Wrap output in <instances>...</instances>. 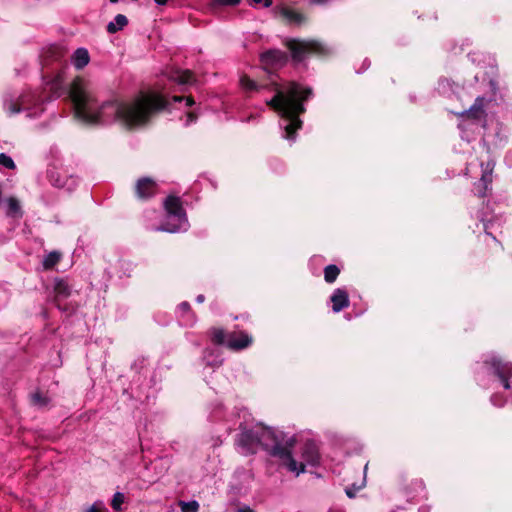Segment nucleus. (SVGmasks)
<instances>
[{
  "instance_id": "423d86ee",
  "label": "nucleus",
  "mask_w": 512,
  "mask_h": 512,
  "mask_svg": "<svg viewBox=\"0 0 512 512\" xmlns=\"http://www.w3.org/2000/svg\"><path fill=\"white\" fill-rule=\"evenodd\" d=\"M163 205L165 209L164 220L154 230L167 233L186 232L190 224L183 208L181 198L169 195L165 198Z\"/></svg>"
},
{
  "instance_id": "7ed1b4c3",
  "label": "nucleus",
  "mask_w": 512,
  "mask_h": 512,
  "mask_svg": "<svg viewBox=\"0 0 512 512\" xmlns=\"http://www.w3.org/2000/svg\"><path fill=\"white\" fill-rule=\"evenodd\" d=\"M247 416L248 412L245 408L234 407L233 411L227 412L226 407L220 402L212 404L209 412V419L212 422H226L227 434L234 429L236 418L244 419V422L239 423L241 432L236 439V444L243 455H252L262 449L270 456L279 458L288 471L299 476L304 471V465L298 464L292 455V449L296 443L295 436L260 424L248 429L244 425Z\"/></svg>"
},
{
  "instance_id": "4be33fe9",
  "label": "nucleus",
  "mask_w": 512,
  "mask_h": 512,
  "mask_svg": "<svg viewBox=\"0 0 512 512\" xmlns=\"http://www.w3.org/2000/svg\"><path fill=\"white\" fill-rule=\"evenodd\" d=\"M215 5L219 6H236L241 0H212ZM250 5H262L265 8H268L272 5V0H251Z\"/></svg>"
},
{
  "instance_id": "f704fd0d",
  "label": "nucleus",
  "mask_w": 512,
  "mask_h": 512,
  "mask_svg": "<svg viewBox=\"0 0 512 512\" xmlns=\"http://www.w3.org/2000/svg\"><path fill=\"white\" fill-rule=\"evenodd\" d=\"M370 65H371V61L368 58H366L363 60L362 68L358 69L356 72L358 74L363 73L365 70H367L370 67Z\"/></svg>"
},
{
  "instance_id": "20e7f679",
  "label": "nucleus",
  "mask_w": 512,
  "mask_h": 512,
  "mask_svg": "<svg viewBox=\"0 0 512 512\" xmlns=\"http://www.w3.org/2000/svg\"><path fill=\"white\" fill-rule=\"evenodd\" d=\"M483 372H477L476 380L481 387L503 388V393L495 392L490 397L493 406L501 408L512 404V362L503 360L495 353H489L483 359Z\"/></svg>"
},
{
  "instance_id": "f3484780",
  "label": "nucleus",
  "mask_w": 512,
  "mask_h": 512,
  "mask_svg": "<svg viewBox=\"0 0 512 512\" xmlns=\"http://www.w3.org/2000/svg\"><path fill=\"white\" fill-rule=\"evenodd\" d=\"M484 98L477 97L475 103L470 108L462 113L467 119L478 121L484 117L485 111L483 109Z\"/></svg>"
},
{
  "instance_id": "1a4fd4ad",
  "label": "nucleus",
  "mask_w": 512,
  "mask_h": 512,
  "mask_svg": "<svg viewBox=\"0 0 512 512\" xmlns=\"http://www.w3.org/2000/svg\"><path fill=\"white\" fill-rule=\"evenodd\" d=\"M495 162L489 160L486 163H481L482 174L479 181L474 183L473 193L479 198L486 197L492 189L493 170Z\"/></svg>"
},
{
  "instance_id": "5701e85b",
  "label": "nucleus",
  "mask_w": 512,
  "mask_h": 512,
  "mask_svg": "<svg viewBox=\"0 0 512 512\" xmlns=\"http://www.w3.org/2000/svg\"><path fill=\"white\" fill-rule=\"evenodd\" d=\"M128 24V19L123 14H117L112 21L107 25V31L110 34H114L122 30Z\"/></svg>"
},
{
  "instance_id": "cd10ccee",
  "label": "nucleus",
  "mask_w": 512,
  "mask_h": 512,
  "mask_svg": "<svg viewBox=\"0 0 512 512\" xmlns=\"http://www.w3.org/2000/svg\"><path fill=\"white\" fill-rule=\"evenodd\" d=\"M57 296L66 298L70 295V286L63 279H57L54 287Z\"/></svg>"
},
{
  "instance_id": "a19ab883",
  "label": "nucleus",
  "mask_w": 512,
  "mask_h": 512,
  "mask_svg": "<svg viewBox=\"0 0 512 512\" xmlns=\"http://www.w3.org/2000/svg\"><path fill=\"white\" fill-rule=\"evenodd\" d=\"M490 84H491V86H492L493 88H495V86H496V82H495L494 80H491V81H490Z\"/></svg>"
},
{
  "instance_id": "c756f323",
  "label": "nucleus",
  "mask_w": 512,
  "mask_h": 512,
  "mask_svg": "<svg viewBox=\"0 0 512 512\" xmlns=\"http://www.w3.org/2000/svg\"><path fill=\"white\" fill-rule=\"evenodd\" d=\"M367 469H368V463H366L364 466V478L359 485L353 483L351 486H348L345 488V493L349 498H354L356 496V493L365 486V476H366Z\"/></svg>"
},
{
  "instance_id": "6e6552de",
  "label": "nucleus",
  "mask_w": 512,
  "mask_h": 512,
  "mask_svg": "<svg viewBox=\"0 0 512 512\" xmlns=\"http://www.w3.org/2000/svg\"><path fill=\"white\" fill-rule=\"evenodd\" d=\"M48 182L55 188L72 193L79 185V177L70 173L68 169L58 166H49L46 171Z\"/></svg>"
},
{
  "instance_id": "412c9836",
  "label": "nucleus",
  "mask_w": 512,
  "mask_h": 512,
  "mask_svg": "<svg viewBox=\"0 0 512 512\" xmlns=\"http://www.w3.org/2000/svg\"><path fill=\"white\" fill-rule=\"evenodd\" d=\"M281 15L290 23L294 25H300L305 21L303 14L299 13L295 9L284 7L281 9Z\"/></svg>"
},
{
  "instance_id": "f03ea898",
  "label": "nucleus",
  "mask_w": 512,
  "mask_h": 512,
  "mask_svg": "<svg viewBox=\"0 0 512 512\" xmlns=\"http://www.w3.org/2000/svg\"><path fill=\"white\" fill-rule=\"evenodd\" d=\"M288 61L286 52L280 49H269L261 53L260 62L269 73L268 82L259 84L248 76L240 78V85L246 92H260L268 90L273 93L272 98L266 99V104L280 116L279 127L282 137L290 143L296 141V133L302 128L300 115L306 111L304 102L312 97L310 87L291 81L281 83L272 71L282 68Z\"/></svg>"
},
{
  "instance_id": "e433bc0d",
  "label": "nucleus",
  "mask_w": 512,
  "mask_h": 512,
  "mask_svg": "<svg viewBox=\"0 0 512 512\" xmlns=\"http://www.w3.org/2000/svg\"><path fill=\"white\" fill-rule=\"evenodd\" d=\"M237 512H255L252 508H250L247 505H244L243 507H240Z\"/></svg>"
},
{
  "instance_id": "393cba45",
  "label": "nucleus",
  "mask_w": 512,
  "mask_h": 512,
  "mask_svg": "<svg viewBox=\"0 0 512 512\" xmlns=\"http://www.w3.org/2000/svg\"><path fill=\"white\" fill-rule=\"evenodd\" d=\"M61 259V253L58 251H51L45 255L43 259V267L45 270L52 269Z\"/></svg>"
},
{
  "instance_id": "c85d7f7f",
  "label": "nucleus",
  "mask_w": 512,
  "mask_h": 512,
  "mask_svg": "<svg viewBox=\"0 0 512 512\" xmlns=\"http://www.w3.org/2000/svg\"><path fill=\"white\" fill-rule=\"evenodd\" d=\"M30 398L32 404L38 408L46 407L50 403V398L42 394L40 391L32 393Z\"/></svg>"
},
{
  "instance_id": "9d476101",
  "label": "nucleus",
  "mask_w": 512,
  "mask_h": 512,
  "mask_svg": "<svg viewBox=\"0 0 512 512\" xmlns=\"http://www.w3.org/2000/svg\"><path fill=\"white\" fill-rule=\"evenodd\" d=\"M476 218L482 223L484 232L491 236L494 240L492 230L497 226L500 227L504 222L501 215H495L493 212L480 210L476 213Z\"/></svg>"
},
{
  "instance_id": "58836bf2",
  "label": "nucleus",
  "mask_w": 512,
  "mask_h": 512,
  "mask_svg": "<svg viewBox=\"0 0 512 512\" xmlns=\"http://www.w3.org/2000/svg\"><path fill=\"white\" fill-rule=\"evenodd\" d=\"M168 0H154V2L157 4V5H165L167 3Z\"/></svg>"
},
{
  "instance_id": "b1692460",
  "label": "nucleus",
  "mask_w": 512,
  "mask_h": 512,
  "mask_svg": "<svg viewBox=\"0 0 512 512\" xmlns=\"http://www.w3.org/2000/svg\"><path fill=\"white\" fill-rule=\"evenodd\" d=\"M458 85L452 82L449 79H440L438 81L437 91L442 95H450V93H455Z\"/></svg>"
},
{
  "instance_id": "a878e982",
  "label": "nucleus",
  "mask_w": 512,
  "mask_h": 512,
  "mask_svg": "<svg viewBox=\"0 0 512 512\" xmlns=\"http://www.w3.org/2000/svg\"><path fill=\"white\" fill-rule=\"evenodd\" d=\"M211 340L217 345H225L227 347V334L221 328H212L210 330Z\"/></svg>"
},
{
  "instance_id": "ea45409f",
  "label": "nucleus",
  "mask_w": 512,
  "mask_h": 512,
  "mask_svg": "<svg viewBox=\"0 0 512 512\" xmlns=\"http://www.w3.org/2000/svg\"><path fill=\"white\" fill-rule=\"evenodd\" d=\"M469 56L471 57L472 61L475 62L476 61V57L480 56V54L473 53V54H469Z\"/></svg>"
},
{
  "instance_id": "6ab92c4d",
  "label": "nucleus",
  "mask_w": 512,
  "mask_h": 512,
  "mask_svg": "<svg viewBox=\"0 0 512 512\" xmlns=\"http://www.w3.org/2000/svg\"><path fill=\"white\" fill-rule=\"evenodd\" d=\"M6 215L11 218H22L23 211L20 202L15 197H9L6 199Z\"/></svg>"
},
{
  "instance_id": "2f4dec72",
  "label": "nucleus",
  "mask_w": 512,
  "mask_h": 512,
  "mask_svg": "<svg viewBox=\"0 0 512 512\" xmlns=\"http://www.w3.org/2000/svg\"><path fill=\"white\" fill-rule=\"evenodd\" d=\"M0 166H3L9 170H13L16 168L14 160L6 153H0Z\"/></svg>"
},
{
  "instance_id": "37998d69",
  "label": "nucleus",
  "mask_w": 512,
  "mask_h": 512,
  "mask_svg": "<svg viewBox=\"0 0 512 512\" xmlns=\"http://www.w3.org/2000/svg\"><path fill=\"white\" fill-rule=\"evenodd\" d=\"M205 381L207 382L208 385H210V381L208 379L205 378Z\"/></svg>"
},
{
  "instance_id": "0eeeda50",
  "label": "nucleus",
  "mask_w": 512,
  "mask_h": 512,
  "mask_svg": "<svg viewBox=\"0 0 512 512\" xmlns=\"http://www.w3.org/2000/svg\"><path fill=\"white\" fill-rule=\"evenodd\" d=\"M294 61L302 62L309 55L325 56L331 48L317 40L292 39L287 43Z\"/></svg>"
},
{
  "instance_id": "bb28decb",
  "label": "nucleus",
  "mask_w": 512,
  "mask_h": 512,
  "mask_svg": "<svg viewBox=\"0 0 512 512\" xmlns=\"http://www.w3.org/2000/svg\"><path fill=\"white\" fill-rule=\"evenodd\" d=\"M340 274V269L335 264H330L324 269V279L327 283H334Z\"/></svg>"
},
{
  "instance_id": "f257e3e1",
  "label": "nucleus",
  "mask_w": 512,
  "mask_h": 512,
  "mask_svg": "<svg viewBox=\"0 0 512 512\" xmlns=\"http://www.w3.org/2000/svg\"><path fill=\"white\" fill-rule=\"evenodd\" d=\"M49 89L52 91L53 99L67 93L72 102L75 117L89 125L119 122L128 128L139 127L146 124L154 113L168 108L172 102L184 101L186 107L195 103L191 97L176 95L169 97L158 92L141 93L130 103L117 99L99 103L82 79L77 78L70 84H65L60 75L50 83Z\"/></svg>"
},
{
  "instance_id": "39448f33",
  "label": "nucleus",
  "mask_w": 512,
  "mask_h": 512,
  "mask_svg": "<svg viewBox=\"0 0 512 512\" xmlns=\"http://www.w3.org/2000/svg\"><path fill=\"white\" fill-rule=\"evenodd\" d=\"M43 105L44 99L33 91L6 93L3 97V109L10 116L25 111L28 118H38L44 111Z\"/></svg>"
},
{
  "instance_id": "ddd939ff",
  "label": "nucleus",
  "mask_w": 512,
  "mask_h": 512,
  "mask_svg": "<svg viewBox=\"0 0 512 512\" xmlns=\"http://www.w3.org/2000/svg\"><path fill=\"white\" fill-rule=\"evenodd\" d=\"M301 457L303 462H297L298 464L310 465L316 467L320 463V453L317 445L313 441H307L301 451ZM305 470L302 472L304 473Z\"/></svg>"
},
{
  "instance_id": "72a5a7b5",
  "label": "nucleus",
  "mask_w": 512,
  "mask_h": 512,
  "mask_svg": "<svg viewBox=\"0 0 512 512\" xmlns=\"http://www.w3.org/2000/svg\"><path fill=\"white\" fill-rule=\"evenodd\" d=\"M196 119H197V116L194 114V112H188L186 114V119H185L184 125L189 126L190 124L196 122Z\"/></svg>"
},
{
  "instance_id": "c9c22d12",
  "label": "nucleus",
  "mask_w": 512,
  "mask_h": 512,
  "mask_svg": "<svg viewBox=\"0 0 512 512\" xmlns=\"http://www.w3.org/2000/svg\"><path fill=\"white\" fill-rule=\"evenodd\" d=\"M84 512H101L97 506V502L88 507Z\"/></svg>"
},
{
  "instance_id": "4c0bfd02",
  "label": "nucleus",
  "mask_w": 512,
  "mask_h": 512,
  "mask_svg": "<svg viewBox=\"0 0 512 512\" xmlns=\"http://www.w3.org/2000/svg\"><path fill=\"white\" fill-rule=\"evenodd\" d=\"M195 300L197 303H203L205 301V296L203 294H199Z\"/></svg>"
},
{
  "instance_id": "7c9ffc66",
  "label": "nucleus",
  "mask_w": 512,
  "mask_h": 512,
  "mask_svg": "<svg viewBox=\"0 0 512 512\" xmlns=\"http://www.w3.org/2000/svg\"><path fill=\"white\" fill-rule=\"evenodd\" d=\"M181 512H198L199 503L196 500L179 501L178 503Z\"/></svg>"
},
{
  "instance_id": "a211bd4d",
  "label": "nucleus",
  "mask_w": 512,
  "mask_h": 512,
  "mask_svg": "<svg viewBox=\"0 0 512 512\" xmlns=\"http://www.w3.org/2000/svg\"><path fill=\"white\" fill-rule=\"evenodd\" d=\"M90 61L89 52L86 48H77L71 56V63L76 69H83Z\"/></svg>"
},
{
  "instance_id": "2eb2a0df",
  "label": "nucleus",
  "mask_w": 512,
  "mask_h": 512,
  "mask_svg": "<svg viewBox=\"0 0 512 512\" xmlns=\"http://www.w3.org/2000/svg\"><path fill=\"white\" fill-rule=\"evenodd\" d=\"M332 303V311L339 313L343 309L347 308L350 304L349 294L345 287L336 288L330 296Z\"/></svg>"
},
{
  "instance_id": "79ce46f5",
  "label": "nucleus",
  "mask_w": 512,
  "mask_h": 512,
  "mask_svg": "<svg viewBox=\"0 0 512 512\" xmlns=\"http://www.w3.org/2000/svg\"><path fill=\"white\" fill-rule=\"evenodd\" d=\"M410 100L413 102L414 101V96L410 95Z\"/></svg>"
},
{
  "instance_id": "dca6fc26",
  "label": "nucleus",
  "mask_w": 512,
  "mask_h": 512,
  "mask_svg": "<svg viewBox=\"0 0 512 512\" xmlns=\"http://www.w3.org/2000/svg\"><path fill=\"white\" fill-rule=\"evenodd\" d=\"M202 362L205 368H212L214 371L223 364L221 352L215 348H205L202 355Z\"/></svg>"
},
{
  "instance_id": "f8f14e48",
  "label": "nucleus",
  "mask_w": 512,
  "mask_h": 512,
  "mask_svg": "<svg viewBox=\"0 0 512 512\" xmlns=\"http://www.w3.org/2000/svg\"><path fill=\"white\" fill-rule=\"evenodd\" d=\"M252 341V336L244 331L227 333V347L234 351L249 347Z\"/></svg>"
},
{
  "instance_id": "4468645a",
  "label": "nucleus",
  "mask_w": 512,
  "mask_h": 512,
  "mask_svg": "<svg viewBox=\"0 0 512 512\" xmlns=\"http://www.w3.org/2000/svg\"><path fill=\"white\" fill-rule=\"evenodd\" d=\"M176 317L181 326L191 327L196 323V316L187 301L181 302L176 308Z\"/></svg>"
},
{
  "instance_id": "9b49d317",
  "label": "nucleus",
  "mask_w": 512,
  "mask_h": 512,
  "mask_svg": "<svg viewBox=\"0 0 512 512\" xmlns=\"http://www.w3.org/2000/svg\"><path fill=\"white\" fill-rule=\"evenodd\" d=\"M157 189L158 186L152 178L143 177L136 182L135 195L140 200H147L156 194Z\"/></svg>"
},
{
  "instance_id": "473e14b6",
  "label": "nucleus",
  "mask_w": 512,
  "mask_h": 512,
  "mask_svg": "<svg viewBox=\"0 0 512 512\" xmlns=\"http://www.w3.org/2000/svg\"><path fill=\"white\" fill-rule=\"evenodd\" d=\"M124 494L122 492H116L113 495V499L111 501V506L115 511L121 510V506L124 502Z\"/></svg>"
},
{
  "instance_id": "aec40b11",
  "label": "nucleus",
  "mask_w": 512,
  "mask_h": 512,
  "mask_svg": "<svg viewBox=\"0 0 512 512\" xmlns=\"http://www.w3.org/2000/svg\"><path fill=\"white\" fill-rule=\"evenodd\" d=\"M171 80L177 85L184 87L194 81V76L188 70H177L172 73Z\"/></svg>"
}]
</instances>
